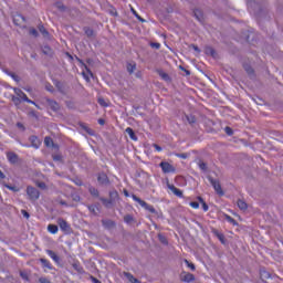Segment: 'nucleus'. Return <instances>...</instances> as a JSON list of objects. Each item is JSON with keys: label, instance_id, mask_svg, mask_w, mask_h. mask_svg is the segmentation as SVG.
Segmentation results:
<instances>
[{"label": "nucleus", "instance_id": "41", "mask_svg": "<svg viewBox=\"0 0 283 283\" xmlns=\"http://www.w3.org/2000/svg\"><path fill=\"white\" fill-rule=\"evenodd\" d=\"M151 48H154V49H156V50H159V49H160V43L153 42V43H151Z\"/></svg>", "mask_w": 283, "mask_h": 283}, {"label": "nucleus", "instance_id": "39", "mask_svg": "<svg viewBox=\"0 0 283 283\" xmlns=\"http://www.w3.org/2000/svg\"><path fill=\"white\" fill-rule=\"evenodd\" d=\"M261 276L264 277V279H270V274L266 271H262Z\"/></svg>", "mask_w": 283, "mask_h": 283}, {"label": "nucleus", "instance_id": "15", "mask_svg": "<svg viewBox=\"0 0 283 283\" xmlns=\"http://www.w3.org/2000/svg\"><path fill=\"white\" fill-rule=\"evenodd\" d=\"M44 145H46V147H54V148H56V145L53 144V140H52L51 137L44 138Z\"/></svg>", "mask_w": 283, "mask_h": 283}, {"label": "nucleus", "instance_id": "9", "mask_svg": "<svg viewBox=\"0 0 283 283\" xmlns=\"http://www.w3.org/2000/svg\"><path fill=\"white\" fill-rule=\"evenodd\" d=\"M101 201L106 208H112L116 202V200L105 198H102Z\"/></svg>", "mask_w": 283, "mask_h": 283}, {"label": "nucleus", "instance_id": "53", "mask_svg": "<svg viewBox=\"0 0 283 283\" xmlns=\"http://www.w3.org/2000/svg\"><path fill=\"white\" fill-rule=\"evenodd\" d=\"M92 280H93V283H102L101 281H98V280L95 279V277H92Z\"/></svg>", "mask_w": 283, "mask_h": 283}, {"label": "nucleus", "instance_id": "54", "mask_svg": "<svg viewBox=\"0 0 283 283\" xmlns=\"http://www.w3.org/2000/svg\"><path fill=\"white\" fill-rule=\"evenodd\" d=\"M99 125H104V119H98Z\"/></svg>", "mask_w": 283, "mask_h": 283}, {"label": "nucleus", "instance_id": "47", "mask_svg": "<svg viewBox=\"0 0 283 283\" xmlns=\"http://www.w3.org/2000/svg\"><path fill=\"white\" fill-rule=\"evenodd\" d=\"M245 71H247V73H249V74L253 73V70H252L250 66H245Z\"/></svg>", "mask_w": 283, "mask_h": 283}, {"label": "nucleus", "instance_id": "16", "mask_svg": "<svg viewBox=\"0 0 283 283\" xmlns=\"http://www.w3.org/2000/svg\"><path fill=\"white\" fill-rule=\"evenodd\" d=\"M20 21L24 22V17L21 14H18L13 18V23H15V25H20Z\"/></svg>", "mask_w": 283, "mask_h": 283}, {"label": "nucleus", "instance_id": "36", "mask_svg": "<svg viewBox=\"0 0 283 283\" xmlns=\"http://www.w3.org/2000/svg\"><path fill=\"white\" fill-rule=\"evenodd\" d=\"M224 132H226V134H228V136H232L233 135L232 128H230V127H226Z\"/></svg>", "mask_w": 283, "mask_h": 283}, {"label": "nucleus", "instance_id": "6", "mask_svg": "<svg viewBox=\"0 0 283 283\" xmlns=\"http://www.w3.org/2000/svg\"><path fill=\"white\" fill-rule=\"evenodd\" d=\"M158 76L161 77L163 81H165L166 83H170L171 78L169 76V74H167L165 71L158 70L157 71Z\"/></svg>", "mask_w": 283, "mask_h": 283}, {"label": "nucleus", "instance_id": "43", "mask_svg": "<svg viewBox=\"0 0 283 283\" xmlns=\"http://www.w3.org/2000/svg\"><path fill=\"white\" fill-rule=\"evenodd\" d=\"M29 33H31V35H33V36H38V32L35 29L29 30Z\"/></svg>", "mask_w": 283, "mask_h": 283}, {"label": "nucleus", "instance_id": "62", "mask_svg": "<svg viewBox=\"0 0 283 283\" xmlns=\"http://www.w3.org/2000/svg\"><path fill=\"white\" fill-rule=\"evenodd\" d=\"M22 276V279H25V275L23 274V275H21Z\"/></svg>", "mask_w": 283, "mask_h": 283}, {"label": "nucleus", "instance_id": "61", "mask_svg": "<svg viewBox=\"0 0 283 283\" xmlns=\"http://www.w3.org/2000/svg\"><path fill=\"white\" fill-rule=\"evenodd\" d=\"M220 241L223 242L222 237H220Z\"/></svg>", "mask_w": 283, "mask_h": 283}, {"label": "nucleus", "instance_id": "35", "mask_svg": "<svg viewBox=\"0 0 283 283\" xmlns=\"http://www.w3.org/2000/svg\"><path fill=\"white\" fill-rule=\"evenodd\" d=\"M226 220H228L231 224L237 226V222L234 221L233 218L226 216Z\"/></svg>", "mask_w": 283, "mask_h": 283}, {"label": "nucleus", "instance_id": "32", "mask_svg": "<svg viewBox=\"0 0 283 283\" xmlns=\"http://www.w3.org/2000/svg\"><path fill=\"white\" fill-rule=\"evenodd\" d=\"M85 34H86V36H88V38H92V36L94 35V31H93L92 29L86 28V29H85Z\"/></svg>", "mask_w": 283, "mask_h": 283}, {"label": "nucleus", "instance_id": "20", "mask_svg": "<svg viewBox=\"0 0 283 283\" xmlns=\"http://www.w3.org/2000/svg\"><path fill=\"white\" fill-rule=\"evenodd\" d=\"M98 181L102 184V185H106L108 182V179H107V176L105 174H101L98 176Z\"/></svg>", "mask_w": 283, "mask_h": 283}, {"label": "nucleus", "instance_id": "10", "mask_svg": "<svg viewBox=\"0 0 283 283\" xmlns=\"http://www.w3.org/2000/svg\"><path fill=\"white\" fill-rule=\"evenodd\" d=\"M46 253L49 258H51L55 263H59L61 261V259L54 251L48 250Z\"/></svg>", "mask_w": 283, "mask_h": 283}, {"label": "nucleus", "instance_id": "42", "mask_svg": "<svg viewBox=\"0 0 283 283\" xmlns=\"http://www.w3.org/2000/svg\"><path fill=\"white\" fill-rule=\"evenodd\" d=\"M132 221H134V218H132V216H126L125 217V222L126 223H130Z\"/></svg>", "mask_w": 283, "mask_h": 283}, {"label": "nucleus", "instance_id": "3", "mask_svg": "<svg viewBox=\"0 0 283 283\" xmlns=\"http://www.w3.org/2000/svg\"><path fill=\"white\" fill-rule=\"evenodd\" d=\"M27 196L31 200H38L40 199V191H38L34 187L28 186Z\"/></svg>", "mask_w": 283, "mask_h": 283}, {"label": "nucleus", "instance_id": "24", "mask_svg": "<svg viewBox=\"0 0 283 283\" xmlns=\"http://www.w3.org/2000/svg\"><path fill=\"white\" fill-rule=\"evenodd\" d=\"M11 101L15 106H19L21 104L22 98L18 96H12Z\"/></svg>", "mask_w": 283, "mask_h": 283}, {"label": "nucleus", "instance_id": "2", "mask_svg": "<svg viewBox=\"0 0 283 283\" xmlns=\"http://www.w3.org/2000/svg\"><path fill=\"white\" fill-rule=\"evenodd\" d=\"M159 166L164 174H175L176 172L175 166L170 165L167 161H161Z\"/></svg>", "mask_w": 283, "mask_h": 283}, {"label": "nucleus", "instance_id": "38", "mask_svg": "<svg viewBox=\"0 0 283 283\" xmlns=\"http://www.w3.org/2000/svg\"><path fill=\"white\" fill-rule=\"evenodd\" d=\"M88 209H90L91 213H94V214L97 213L96 212L97 208L95 206H90Z\"/></svg>", "mask_w": 283, "mask_h": 283}, {"label": "nucleus", "instance_id": "59", "mask_svg": "<svg viewBox=\"0 0 283 283\" xmlns=\"http://www.w3.org/2000/svg\"><path fill=\"white\" fill-rule=\"evenodd\" d=\"M12 78L17 81V76L15 75H12Z\"/></svg>", "mask_w": 283, "mask_h": 283}, {"label": "nucleus", "instance_id": "40", "mask_svg": "<svg viewBox=\"0 0 283 283\" xmlns=\"http://www.w3.org/2000/svg\"><path fill=\"white\" fill-rule=\"evenodd\" d=\"M39 31H41V33H42L43 35H48V31L45 30L44 27H39Z\"/></svg>", "mask_w": 283, "mask_h": 283}, {"label": "nucleus", "instance_id": "55", "mask_svg": "<svg viewBox=\"0 0 283 283\" xmlns=\"http://www.w3.org/2000/svg\"><path fill=\"white\" fill-rule=\"evenodd\" d=\"M130 283H140V281L137 279L135 281H132Z\"/></svg>", "mask_w": 283, "mask_h": 283}, {"label": "nucleus", "instance_id": "34", "mask_svg": "<svg viewBox=\"0 0 283 283\" xmlns=\"http://www.w3.org/2000/svg\"><path fill=\"white\" fill-rule=\"evenodd\" d=\"M90 192L91 195H93L94 197H98V190L96 188H90Z\"/></svg>", "mask_w": 283, "mask_h": 283}, {"label": "nucleus", "instance_id": "21", "mask_svg": "<svg viewBox=\"0 0 283 283\" xmlns=\"http://www.w3.org/2000/svg\"><path fill=\"white\" fill-rule=\"evenodd\" d=\"M135 70H136V63L127 64V72H129V74H133Z\"/></svg>", "mask_w": 283, "mask_h": 283}, {"label": "nucleus", "instance_id": "25", "mask_svg": "<svg viewBox=\"0 0 283 283\" xmlns=\"http://www.w3.org/2000/svg\"><path fill=\"white\" fill-rule=\"evenodd\" d=\"M198 200L200 203H202L203 211L207 212L209 210V207L207 206L206 201H203L201 197H198Z\"/></svg>", "mask_w": 283, "mask_h": 283}, {"label": "nucleus", "instance_id": "45", "mask_svg": "<svg viewBox=\"0 0 283 283\" xmlns=\"http://www.w3.org/2000/svg\"><path fill=\"white\" fill-rule=\"evenodd\" d=\"M132 11H133V14H135V17H136L137 19H139L142 22H144V19H142V18L138 15V13H136L135 10H132Z\"/></svg>", "mask_w": 283, "mask_h": 283}, {"label": "nucleus", "instance_id": "48", "mask_svg": "<svg viewBox=\"0 0 283 283\" xmlns=\"http://www.w3.org/2000/svg\"><path fill=\"white\" fill-rule=\"evenodd\" d=\"M38 187L41 188V189H45L46 186H45L44 182H40V184L38 185Z\"/></svg>", "mask_w": 283, "mask_h": 283}, {"label": "nucleus", "instance_id": "11", "mask_svg": "<svg viewBox=\"0 0 283 283\" xmlns=\"http://www.w3.org/2000/svg\"><path fill=\"white\" fill-rule=\"evenodd\" d=\"M126 134L129 135V138L133 140V142H137L138 140V137H136L135 133H134V129L132 128H126L125 129Z\"/></svg>", "mask_w": 283, "mask_h": 283}, {"label": "nucleus", "instance_id": "13", "mask_svg": "<svg viewBox=\"0 0 283 283\" xmlns=\"http://www.w3.org/2000/svg\"><path fill=\"white\" fill-rule=\"evenodd\" d=\"M195 280L196 277L190 273H187L182 276V281L187 283L193 282Z\"/></svg>", "mask_w": 283, "mask_h": 283}, {"label": "nucleus", "instance_id": "30", "mask_svg": "<svg viewBox=\"0 0 283 283\" xmlns=\"http://www.w3.org/2000/svg\"><path fill=\"white\" fill-rule=\"evenodd\" d=\"M125 277L127 280H129L130 283L135 282L137 280V279L134 277V275H132L130 273H127V272H125Z\"/></svg>", "mask_w": 283, "mask_h": 283}, {"label": "nucleus", "instance_id": "1", "mask_svg": "<svg viewBox=\"0 0 283 283\" xmlns=\"http://www.w3.org/2000/svg\"><path fill=\"white\" fill-rule=\"evenodd\" d=\"M132 199L140 205L143 209H146L150 213H156L154 206H149L146 201L142 200L140 198L136 197L135 195L132 196Z\"/></svg>", "mask_w": 283, "mask_h": 283}, {"label": "nucleus", "instance_id": "7", "mask_svg": "<svg viewBox=\"0 0 283 283\" xmlns=\"http://www.w3.org/2000/svg\"><path fill=\"white\" fill-rule=\"evenodd\" d=\"M167 188L170 189V191H171L175 196H177V197H179V198L182 197V191L179 190V189H177L176 186H172V185H170V184H167Z\"/></svg>", "mask_w": 283, "mask_h": 283}, {"label": "nucleus", "instance_id": "49", "mask_svg": "<svg viewBox=\"0 0 283 283\" xmlns=\"http://www.w3.org/2000/svg\"><path fill=\"white\" fill-rule=\"evenodd\" d=\"M23 217L25 218H30V214H28V212L25 210H22Z\"/></svg>", "mask_w": 283, "mask_h": 283}, {"label": "nucleus", "instance_id": "33", "mask_svg": "<svg viewBox=\"0 0 283 283\" xmlns=\"http://www.w3.org/2000/svg\"><path fill=\"white\" fill-rule=\"evenodd\" d=\"M199 168H200V170H202V171H207V164L206 163H203V161H199Z\"/></svg>", "mask_w": 283, "mask_h": 283}, {"label": "nucleus", "instance_id": "57", "mask_svg": "<svg viewBox=\"0 0 283 283\" xmlns=\"http://www.w3.org/2000/svg\"><path fill=\"white\" fill-rule=\"evenodd\" d=\"M125 196H126V197H129V193H128V191H126V190H125Z\"/></svg>", "mask_w": 283, "mask_h": 283}, {"label": "nucleus", "instance_id": "37", "mask_svg": "<svg viewBox=\"0 0 283 283\" xmlns=\"http://www.w3.org/2000/svg\"><path fill=\"white\" fill-rule=\"evenodd\" d=\"M43 53L44 54H51V48L50 46H44L43 48Z\"/></svg>", "mask_w": 283, "mask_h": 283}, {"label": "nucleus", "instance_id": "14", "mask_svg": "<svg viewBox=\"0 0 283 283\" xmlns=\"http://www.w3.org/2000/svg\"><path fill=\"white\" fill-rule=\"evenodd\" d=\"M48 231H49V233L56 234L57 231H59V228H57V226L49 224L48 226Z\"/></svg>", "mask_w": 283, "mask_h": 283}, {"label": "nucleus", "instance_id": "12", "mask_svg": "<svg viewBox=\"0 0 283 283\" xmlns=\"http://www.w3.org/2000/svg\"><path fill=\"white\" fill-rule=\"evenodd\" d=\"M57 224H59L60 229H62L63 231H67L69 224L65 220L59 219Z\"/></svg>", "mask_w": 283, "mask_h": 283}, {"label": "nucleus", "instance_id": "19", "mask_svg": "<svg viewBox=\"0 0 283 283\" xmlns=\"http://www.w3.org/2000/svg\"><path fill=\"white\" fill-rule=\"evenodd\" d=\"M31 142H32V147H35L36 149L40 148V140L38 139V137L35 136L31 137Z\"/></svg>", "mask_w": 283, "mask_h": 283}, {"label": "nucleus", "instance_id": "18", "mask_svg": "<svg viewBox=\"0 0 283 283\" xmlns=\"http://www.w3.org/2000/svg\"><path fill=\"white\" fill-rule=\"evenodd\" d=\"M83 76L86 81V83H90V78L93 77L92 71L86 70V72H83Z\"/></svg>", "mask_w": 283, "mask_h": 283}, {"label": "nucleus", "instance_id": "50", "mask_svg": "<svg viewBox=\"0 0 283 283\" xmlns=\"http://www.w3.org/2000/svg\"><path fill=\"white\" fill-rule=\"evenodd\" d=\"M39 282H41V283H50L46 279H39Z\"/></svg>", "mask_w": 283, "mask_h": 283}, {"label": "nucleus", "instance_id": "28", "mask_svg": "<svg viewBox=\"0 0 283 283\" xmlns=\"http://www.w3.org/2000/svg\"><path fill=\"white\" fill-rule=\"evenodd\" d=\"M41 263L43 264L44 268L51 269V263L46 259H41Z\"/></svg>", "mask_w": 283, "mask_h": 283}, {"label": "nucleus", "instance_id": "56", "mask_svg": "<svg viewBox=\"0 0 283 283\" xmlns=\"http://www.w3.org/2000/svg\"><path fill=\"white\" fill-rule=\"evenodd\" d=\"M193 50L197 52H200V50L198 49V46H193Z\"/></svg>", "mask_w": 283, "mask_h": 283}, {"label": "nucleus", "instance_id": "22", "mask_svg": "<svg viewBox=\"0 0 283 283\" xmlns=\"http://www.w3.org/2000/svg\"><path fill=\"white\" fill-rule=\"evenodd\" d=\"M109 199L117 201L118 200V191H116V190L111 191Z\"/></svg>", "mask_w": 283, "mask_h": 283}, {"label": "nucleus", "instance_id": "4", "mask_svg": "<svg viewBox=\"0 0 283 283\" xmlns=\"http://www.w3.org/2000/svg\"><path fill=\"white\" fill-rule=\"evenodd\" d=\"M13 92H15V95L18 98H22L23 102L35 105V102L30 99L24 92H22L20 88H13Z\"/></svg>", "mask_w": 283, "mask_h": 283}, {"label": "nucleus", "instance_id": "27", "mask_svg": "<svg viewBox=\"0 0 283 283\" xmlns=\"http://www.w3.org/2000/svg\"><path fill=\"white\" fill-rule=\"evenodd\" d=\"M193 13H195V17H197L198 21H202L201 10H195Z\"/></svg>", "mask_w": 283, "mask_h": 283}, {"label": "nucleus", "instance_id": "46", "mask_svg": "<svg viewBox=\"0 0 283 283\" xmlns=\"http://www.w3.org/2000/svg\"><path fill=\"white\" fill-rule=\"evenodd\" d=\"M153 147H155V149L157 151H161L163 150V148L159 145H157V144L153 145Z\"/></svg>", "mask_w": 283, "mask_h": 283}, {"label": "nucleus", "instance_id": "52", "mask_svg": "<svg viewBox=\"0 0 283 283\" xmlns=\"http://www.w3.org/2000/svg\"><path fill=\"white\" fill-rule=\"evenodd\" d=\"M4 178H6V176H4L3 171L0 170V179H4Z\"/></svg>", "mask_w": 283, "mask_h": 283}, {"label": "nucleus", "instance_id": "17", "mask_svg": "<svg viewBox=\"0 0 283 283\" xmlns=\"http://www.w3.org/2000/svg\"><path fill=\"white\" fill-rule=\"evenodd\" d=\"M237 207H239L240 210H245L248 209V203H245L243 200H239L237 201Z\"/></svg>", "mask_w": 283, "mask_h": 283}, {"label": "nucleus", "instance_id": "31", "mask_svg": "<svg viewBox=\"0 0 283 283\" xmlns=\"http://www.w3.org/2000/svg\"><path fill=\"white\" fill-rule=\"evenodd\" d=\"M189 206L192 209H199L200 208V203H198L197 201H190Z\"/></svg>", "mask_w": 283, "mask_h": 283}, {"label": "nucleus", "instance_id": "8", "mask_svg": "<svg viewBox=\"0 0 283 283\" xmlns=\"http://www.w3.org/2000/svg\"><path fill=\"white\" fill-rule=\"evenodd\" d=\"M7 158H8V161H10L12 165H15L17 161L19 160V157L17 156L15 153H8Z\"/></svg>", "mask_w": 283, "mask_h": 283}, {"label": "nucleus", "instance_id": "51", "mask_svg": "<svg viewBox=\"0 0 283 283\" xmlns=\"http://www.w3.org/2000/svg\"><path fill=\"white\" fill-rule=\"evenodd\" d=\"M179 158H181V159H186L187 157H186V155L185 154H179V155H177Z\"/></svg>", "mask_w": 283, "mask_h": 283}, {"label": "nucleus", "instance_id": "26", "mask_svg": "<svg viewBox=\"0 0 283 283\" xmlns=\"http://www.w3.org/2000/svg\"><path fill=\"white\" fill-rule=\"evenodd\" d=\"M184 262L190 269V271H196V265H193V263H190L187 259H185Z\"/></svg>", "mask_w": 283, "mask_h": 283}, {"label": "nucleus", "instance_id": "5", "mask_svg": "<svg viewBox=\"0 0 283 283\" xmlns=\"http://www.w3.org/2000/svg\"><path fill=\"white\" fill-rule=\"evenodd\" d=\"M209 181H210V185H212L214 191L219 195V196H223V191H222V188H221V184H219V181L212 179V178H209Z\"/></svg>", "mask_w": 283, "mask_h": 283}, {"label": "nucleus", "instance_id": "23", "mask_svg": "<svg viewBox=\"0 0 283 283\" xmlns=\"http://www.w3.org/2000/svg\"><path fill=\"white\" fill-rule=\"evenodd\" d=\"M98 104L101 105V107H108L109 103L107 101H105L104 98L99 97L98 98Z\"/></svg>", "mask_w": 283, "mask_h": 283}, {"label": "nucleus", "instance_id": "44", "mask_svg": "<svg viewBox=\"0 0 283 283\" xmlns=\"http://www.w3.org/2000/svg\"><path fill=\"white\" fill-rule=\"evenodd\" d=\"M53 160L54 161H61L62 160V157L60 155H54L53 156Z\"/></svg>", "mask_w": 283, "mask_h": 283}, {"label": "nucleus", "instance_id": "58", "mask_svg": "<svg viewBox=\"0 0 283 283\" xmlns=\"http://www.w3.org/2000/svg\"><path fill=\"white\" fill-rule=\"evenodd\" d=\"M18 127L22 128L23 126H22V124L18 123Z\"/></svg>", "mask_w": 283, "mask_h": 283}, {"label": "nucleus", "instance_id": "60", "mask_svg": "<svg viewBox=\"0 0 283 283\" xmlns=\"http://www.w3.org/2000/svg\"><path fill=\"white\" fill-rule=\"evenodd\" d=\"M186 74H187V75H190V71H187Z\"/></svg>", "mask_w": 283, "mask_h": 283}, {"label": "nucleus", "instance_id": "29", "mask_svg": "<svg viewBox=\"0 0 283 283\" xmlns=\"http://www.w3.org/2000/svg\"><path fill=\"white\" fill-rule=\"evenodd\" d=\"M4 187H6L7 189L11 190L12 192H19V191H20V189L17 188L15 186L6 185Z\"/></svg>", "mask_w": 283, "mask_h": 283}]
</instances>
